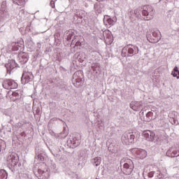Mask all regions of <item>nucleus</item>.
Returning a JSON list of instances; mask_svg holds the SVG:
<instances>
[{
	"label": "nucleus",
	"instance_id": "obj_29",
	"mask_svg": "<svg viewBox=\"0 0 179 179\" xmlns=\"http://www.w3.org/2000/svg\"><path fill=\"white\" fill-rule=\"evenodd\" d=\"M79 17H83V15H80V13H82V15L83 14V10H79Z\"/></svg>",
	"mask_w": 179,
	"mask_h": 179
},
{
	"label": "nucleus",
	"instance_id": "obj_28",
	"mask_svg": "<svg viewBox=\"0 0 179 179\" xmlns=\"http://www.w3.org/2000/svg\"><path fill=\"white\" fill-rule=\"evenodd\" d=\"M157 34H158L157 38L159 39L162 38V34H160V31H158L157 32Z\"/></svg>",
	"mask_w": 179,
	"mask_h": 179
},
{
	"label": "nucleus",
	"instance_id": "obj_5",
	"mask_svg": "<svg viewBox=\"0 0 179 179\" xmlns=\"http://www.w3.org/2000/svg\"><path fill=\"white\" fill-rule=\"evenodd\" d=\"M142 15L143 16H146V17L145 18L146 20H150V19L153 17L155 12L153 11V8H152L150 6L145 5L143 6Z\"/></svg>",
	"mask_w": 179,
	"mask_h": 179
},
{
	"label": "nucleus",
	"instance_id": "obj_19",
	"mask_svg": "<svg viewBox=\"0 0 179 179\" xmlns=\"http://www.w3.org/2000/svg\"><path fill=\"white\" fill-rule=\"evenodd\" d=\"M145 117V121H147L148 122H150V121L153 120V112L149 111L146 113Z\"/></svg>",
	"mask_w": 179,
	"mask_h": 179
},
{
	"label": "nucleus",
	"instance_id": "obj_32",
	"mask_svg": "<svg viewBox=\"0 0 179 179\" xmlns=\"http://www.w3.org/2000/svg\"><path fill=\"white\" fill-rule=\"evenodd\" d=\"M17 0H13V3H15Z\"/></svg>",
	"mask_w": 179,
	"mask_h": 179
},
{
	"label": "nucleus",
	"instance_id": "obj_23",
	"mask_svg": "<svg viewBox=\"0 0 179 179\" xmlns=\"http://www.w3.org/2000/svg\"><path fill=\"white\" fill-rule=\"evenodd\" d=\"M14 3L18 5V6H24L26 5V0H17Z\"/></svg>",
	"mask_w": 179,
	"mask_h": 179
},
{
	"label": "nucleus",
	"instance_id": "obj_36",
	"mask_svg": "<svg viewBox=\"0 0 179 179\" xmlns=\"http://www.w3.org/2000/svg\"><path fill=\"white\" fill-rule=\"evenodd\" d=\"M155 34L154 33L153 35L155 36Z\"/></svg>",
	"mask_w": 179,
	"mask_h": 179
},
{
	"label": "nucleus",
	"instance_id": "obj_37",
	"mask_svg": "<svg viewBox=\"0 0 179 179\" xmlns=\"http://www.w3.org/2000/svg\"><path fill=\"white\" fill-rule=\"evenodd\" d=\"M175 68H178L177 66H175Z\"/></svg>",
	"mask_w": 179,
	"mask_h": 179
},
{
	"label": "nucleus",
	"instance_id": "obj_24",
	"mask_svg": "<svg viewBox=\"0 0 179 179\" xmlns=\"http://www.w3.org/2000/svg\"><path fill=\"white\" fill-rule=\"evenodd\" d=\"M141 10H139V9H136L134 10V15L136 16V17H138V19H139L141 17Z\"/></svg>",
	"mask_w": 179,
	"mask_h": 179
},
{
	"label": "nucleus",
	"instance_id": "obj_21",
	"mask_svg": "<svg viewBox=\"0 0 179 179\" xmlns=\"http://www.w3.org/2000/svg\"><path fill=\"white\" fill-rule=\"evenodd\" d=\"M171 75L173 78H176V79H179V69L178 68H174L173 71L171 73Z\"/></svg>",
	"mask_w": 179,
	"mask_h": 179
},
{
	"label": "nucleus",
	"instance_id": "obj_1",
	"mask_svg": "<svg viewBox=\"0 0 179 179\" xmlns=\"http://www.w3.org/2000/svg\"><path fill=\"white\" fill-rule=\"evenodd\" d=\"M50 173H57V165L55 163L52 162L49 166L48 169L38 170V177L39 179H45V178H50Z\"/></svg>",
	"mask_w": 179,
	"mask_h": 179
},
{
	"label": "nucleus",
	"instance_id": "obj_18",
	"mask_svg": "<svg viewBox=\"0 0 179 179\" xmlns=\"http://www.w3.org/2000/svg\"><path fill=\"white\" fill-rule=\"evenodd\" d=\"M5 12H6V1H3L1 3L0 16H2Z\"/></svg>",
	"mask_w": 179,
	"mask_h": 179
},
{
	"label": "nucleus",
	"instance_id": "obj_3",
	"mask_svg": "<svg viewBox=\"0 0 179 179\" xmlns=\"http://www.w3.org/2000/svg\"><path fill=\"white\" fill-rule=\"evenodd\" d=\"M121 140L125 145L134 143V141H135V134H134V132L126 131L122 134Z\"/></svg>",
	"mask_w": 179,
	"mask_h": 179
},
{
	"label": "nucleus",
	"instance_id": "obj_7",
	"mask_svg": "<svg viewBox=\"0 0 179 179\" xmlns=\"http://www.w3.org/2000/svg\"><path fill=\"white\" fill-rule=\"evenodd\" d=\"M17 162H19V157L16 154H10L7 158L8 164L11 166V167H15L16 164H17Z\"/></svg>",
	"mask_w": 179,
	"mask_h": 179
},
{
	"label": "nucleus",
	"instance_id": "obj_10",
	"mask_svg": "<svg viewBox=\"0 0 179 179\" xmlns=\"http://www.w3.org/2000/svg\"><path fill=\"white\" fill-rule=\"evenodd\" d=\"M143 135L144 136V138H145V139L147 141H153L154 138H155V132L150 131V130H145L143 132Z\"/></svg>",
	"mask_w": 179,
	"mask_h": 179
},
{
	"label": "nucleus",
	"instance_id": "obj_4",
	"mask_svg": "<svg viewBox=\"0 0 179 179\" xmlns=\"http://www.w3.org/2000/svg\"><path fill=\"white\" fill-rule=\"evenodd\" d=\"M123 174L126 176H129L134 171V162L132 160L129 159L127 162L123 164V168L122 169Z\"/></svg>",
	"mask_w": 179,
	"mask_h": 179
},
{
	"label": "nucleus",
	"instance_id": "obj_13",
	"mask_svg": "<svg viewBox=\"0 0 179 179\" xmlns=\"http://www.w3.org/2000/svg\"><path fill=\"white\" fill-rule=\"evenodd\" d=\"M18 60L20 62V64H26L27 61H29V59L27 58V55H26L24 52H21L18 55Z\"/></svg>",
	"mask_w": 179,
	"mask_h": 179
},
{
	"label": "nucleus",
	"instance_id": "obj_8",
	"mask_svg": "<svg viewBox=\"0 0 179 179\" xmlns=\"http://www.w3.org/2000/svg\"><path fill=\"white\" fill-rule=\"evenodd\" d=\"M3 87L7 89V90H9V89H16L17 83L13 80H5L3 83Z\"/></svg>",
	"mask_w": 179,
	"mask_h": 179
},
{
	"label": "nucleus",
	"instance_id": "obj_6",
	"mask_svg": "<svg viewBox=\"0 0 179 179\" xmlns=\"http://www.w3.org/2000/svg\"><path fill=\"white\" fill-rule=\"evenodd\" d=\"M80 74L81 75V76H83L82 71H76L73 75L72 82L74 86H76V87H80V86H82L83 82Z\"/></svg>",
	"mask_w": 179,
	"mask_h": 179
},
{
	"label": "nucleus",
	"instance_id": "obj_11",
	"mask_svg": "<svg viewBox=\"0 0 179 179\" xmlns=\"http://www.w3.org/2000/svg\"><path fill=\"white\" fill-rule=\"evenodd\" d=\"M135 152H136V155H137V157H138V159H145V157H146V156H148V152H146V150H145L136 149Z\"/></svg>",
	"mask_w": 179,
	"mask_h": 179
},
{
	"label": "nucleus",
	"instance_id": "obj_15",
	"mask_svg": "<svg viewBox=\"0 0 179 179\" xmlns=\"http://www.w3.org/2000/svg\"><path fill=\"white\" fill-rule=\"evenodd\" d=\"M20 91H16L12 92L11 95H10V99L11 101H16V100H19L20 99Z\"/></svg>",
	"mask_w": 179,
	"mask_h": 179
},
{
	"label": "nucleus",
	"instance_id": "obj_16",
	"mask_svg": "<svg viewBox=\"0 0 179 179\" xmlns=\"http://www.w3.org/2000/svg\"><path fill=\"white\" fill-rule=\"evenodd\" d=\"M91 163L93 164V166H95L97 167V166H100L101 164V157H96L91 159Z\"/></svg>",
	"mask_w": 179,
	"mask_h": 179
},
{
	"label": "nucleus",
	"instance_id": "obj_25",
	"mask_svg": "<svg viewBox=\"0 0 179 179\" xmlns=\"http://www.w3.org/2000/svg\"><path fill=\"white\" fill-rule=\"evenodd\" d=\"M108 23L113 26L114 24V20H111V18H108Z\"/></svg>",
	"mask_w": 179,
	"mask_h": 179
},
{
	"label": "nucleus",
	"instance_id": "obj_2",
	"mask_svg": "<svg viewBox=\"0 0 179 179\" xmlns=\"http://www.w3.org/2000/svg\"><path fill=\"white\" fill-rule=\"evenodd\" d=\"M138 53L139 48L131 44L126 45L122 50V56L123 57H134Z\"/></svg>",
	"mask_w": 179,
	"mask_h": 179
},
{
	"label": "nucleus",
	"instance_id": "obj_35",
	"mask_svg": "<svg viewBox=\"0 0 179 179\" xmlns=\"http://www.w3.org/2000/svg\"><path fill=\"white\" fill-rule=\"evenodd\" d=\"M96 6L95 5V6H94V8H96Z\"/></svg>",
	"mask_w": 179,
	"mask_h": 179
},
{
	"label": "nucleus",
	"instance_id": "obj_33",
	"mask_svg": "<svg viewBox=\"0 0 179 179\" xmlns=\"http://www.w3.org/2000/svg\"><path fill=\"white\" fill-rule=\"evenodd\" d=\"M120 164H122V161L120 162Z\"/></svg>",
	"mask_w": 179,
	"mask_h": 179
},
{
	"label": "nucleus",
	"instance_id": "obj_31",
	"mask_svg": "<svg viewBox=\"0 0 179 179\" xmlns=\"http://www.w3.org/2000/svg\"><path fill=\"white\" fill-rule=\"evenodd\" d=\"M96 1H98V2H103V1L104 0H96Z\"/></svg>",
	"mask_w": 179,
	"mask_h": 179
},
{
	"label": "nucleus",
	"instance_id": "obj_9",
	"mask_svg": "<svg viewBox=\"0 0 179 179\" xmlns=\"http://www.w3.org/2000/svg\"><path fill=\"white\" fill-rule=\"evenodd\" d=\"M33 78V76L31 75V73L29 71H24L22 73V78H21V83L22 85H26V83H29L31 80V78Z\"/></svg>",
	"mask_w": 179,
	"mask_h": 179
},
{
	"label": "nucleus",
	"instance_id": "obj_17",
	"mask_svg": "<svg viewBox=\"0 0 179 179\" xmlns=\"http://www.w3.org/2000/svg\"><path fill=\"white\" fill-rule=\"evenodd\" d=\"M6 68H17L16 62L13 59L9 60L8 63L4 64Z\"/></svg>",
	"mask_w": 179,
	"mask_h": 179
},
{
	"label": "nucleus",
	"instance_id": "obj_26",
	"mask_svg": "<svg viewBox=\"0 0 179 179\" xmlns=\"http://www.w3.org/2000/svg\"><path fill=\"white\" fill-rule=\"evenodd\" d=\"M50 5L51 8H55V1H54L52 0V1H50Z\"/></svg>",
	"mask_w": 179,
	"mask_h": 179
},
{
	"label": "nucleus",
	"instance_id": "obj_34",
	"mask_svg": "<svg viewBox=\"0 0 179 179\" xmlns=\"http://www.w3.org/2000/svg\"><path fill=\"white\" fill-rule=\"evenodd\" d=\"M10 69H7V71H9Z\"/></svg>",
	"mask_w": 179,
	"mask_h": 179
},
{
	"label": "nucleus",
	"instance_id": "obj_12",
	"mask_svg": "<svg viewBox=\"0 0 179 179\" xmlns=\"http://www.w3.org/2000/svg\"><path fill=\"white\" fill-rule=\"evenodd\" d=\"M130 107L134 111H139L142 109V103L141 102H131L130 103Z\"/></svg>",
	"mask_w": 179,
	"mask_h": 179
},
{
	"label": "nucleus",
	"instance_id": "obj_14",
	"mask_svg": "<svg viewBox=\"0 0 179 179\" xmlns=\"http://www.w3.org/2000/svg\"><path fill=\"white\" fill-rule=\"evenodd\" d=\"M166 156L168 157H176V156L178 157L179 156V150L173 151V148H171L166 152Z\"/></svg>",
	"mask_w": 179,
	"mask_h": 179
},
{
	"label": "nucleus",
	"instance_id": "obj_30",
	"mask_svg": "<svg viewBox=\"0 0 179 179\" xmlns=\"http://www.w3.org/2000/svg\"><path fill=\"white\" fill-rule=\"evenodd\" d=\"M35 157H36V159H38V161L40 160V155L39 154L38 155V156H36Z\"/></svg>",
	"mask_w": 179,
	"mask_h": 179
},
{
	"label": "nucleus",
	"instance_id": "obj_27",
	"mask_svg": "<svg viewBox=\"0 0 179 179\" xmlns=\"http://www.w3.org/2000/svg\"><path fill=\"white\" fill-rule=\"evenodd\" d=\"M153 176H155V172L151 171V172L148 173L149 178H152Z\"/></svg>",
	"mask_w": 179,
	"mask_h": 179
},
{
	"label": "nucleus",
	"instance_id": "obj_20",
	"mask_svg": "<svg viewBox=\"0 0 179 179\" xmlns=\"http://www.w3.org/2000/svg\"><path fill=\"white\" fill-rule=\"evenodd\" d=\"M0 179H8V173L3 169L0 170Z\"/></svg>",
	"mask_w": 179,
	"mask_h": 179
},
{
	"label": "nucleus",
	"instance_id": "obj_22",
	"mask_svg": "<svg viewBox=\"0 0 179 179\" xmlns=\"http://www.w3.org/2000/svg\"><path fill=\"white\" fill-rule=\"evenodd\" d=\"M6 149V144L5 141L0 140V152H3Z\"/></svg>",
	"mask_w": 179,
	"mask_h": 179
}]
</instances>
